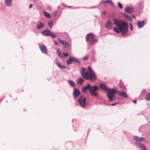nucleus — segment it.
<instances>
[{
	"label": "nucleus",
	"instance_id": "1",
	"mask_svg": "<svg viewBox=\"0 0 150 150\" xmlns=\"http://www.w3.org/2000/svg\"><path fill=\"white\" fill-rule=\"evenodd\" d=\"M113 24L116 25L117 27H114L113 30L114 31L117 33H121L124 35L126 34L128 30V26L127 23L123 21H118L115 19H113Z\"/></svg>",
	"mask_w": 150,
	"mask_h": 150
},
{
	"label": "nucleus",
	"instance_id": "2",
	"mask_svg": "<svg viewBox=\"0 0 150 150\" xmlns=\"http://www.w3.org/2000/svg\"><path fill=\"white\" fill-rule=\"evenodd\" d=\"M88 70L86 71L85 68H83L81 71L82 76L86 80H90L92 81H95L97 78L95 73L90 66H88Z\"/></svg>",
	"mask_w": 150,
	"mask_h": 150
},
{
	"label": "nucleus",
	"instance_id": "3",
	"mask_svg": "<svg viewBox=\"0 0 150 150\" xmlns=\"http://www.w3.org/2000/svg\"><path fill=\"white\" fill-rule=\"evenodd\" d=\"M100 88L103 91H107V95L109 100L112 101L114 100V94L116 93V90L115 89H109L103 83H101L100 85Z\"/></svg>",
	"mask_w": 150,
	"mask_h": 150
},
{
	"label": "nucleus",
	"instance_id": "4",
	"mask_svg": "<svg viewBox=\"0 0 150 150\" xmlns=\"http://www.w3.org/2000/svg\"><path fill=\"white\" fill-rule=\"evenodd\" d=\"M94 35L92 33H89L86 35V40L87 42H89L91 45L94 44L96 42L97 40L95 39Z\"/></svg>",
	"mask_w": 150,
	"mask_h": 150
},
{
	"label": "nucleus",
	"instance_id": "5",
	"mask_svg": "<svg viewBox=\"0 0 150 150\" xmlns=\"http://www.w3.org/2000/svg\"><path fill=\"white\" fill-rule=\"evenodd\" d=\"M98 89V87L96 86L93 85L91 86L90 85V88L89 89V92L90 94L94 96H97L98 95L96 91Z\"/></svg>",
	"mask_w": 150,
	"mask_h": 150
},
{
	"label": "nucleus",
	"instance_id": "6",
	"mask_svg": "<svg viewBox=\"0 0 150 150\" xmlns=\"http://www.w3.org/2000/svg\"><path fill=\"white\" fill-rule=\"evenodd\" d=\"M78 101L79 102L81 106L83 108L85 107L86 104V98L85 97H83L81 96L79 99Z\"/></svg>",
	"mask_w": 150,
	"mask_h": 150
},
{
	"label": "nucleus",
	"instance_id": "7",
	"mask_svg": "<svg viewBox=\"0 0 150 150\" xmlns=\"http://www.w3.org/2000/svg\"><path fill=\"white\" fill-rule=\"evenodd\" d=\"M58 40L59 42L61 43L64 46V47L67 48L69 46V44L65 41L62 40L61 39L59 38Z\"/></svg>",
	"mask_w": 150,
	"mask_h": 150
},
{
	"label": "nucleus",
	"instance_id": "8",
	"mask_svg": "<svg viewBox=\"0 0 150 150\" xmlns=\"http://www.w3.org/2000/svg\"><path fill=\"white\" fill-rule=\"evenodd\" d=\"M90 87V84L89 83L86 86L82 88L81 89L83 93H86L87 90L89 89Z\"/></svg>",
	"mask_w": 150,
	"mask_h": 150
},
{
	"label": "nucleus",
	"instance_id": "9",
	"mask_svg": "<svg viewBox=\"0 0 150 150\" xmlns=\"http://www.w3.org/2000/svg\"><path fill=\"white\" fill-rule=\"evenodd\" d=\"M40 48L41 51L43 53L47 54V50L45 46L43 45H40Z\"/></svg>",
	"mask_w": 150,
	"mask_h": 150
},
{
	"label": "nucleus",
	"instance_id": "10",
	"mask_svg": "<svg viewBox=\"0 0 150 150\" xmlns=\"http://www.w3.org/2000/svg\"><path fill=\"white\" fill-rule=\"evenodd\" d=\"M77 60L73 57H71L68 59L67 60V63L69 65L73 62L76 61Z\"/></svg>",
	"mask_w": 150,
	"mask_h": 150
},
{
	"label": "nucleus",
	"instance_id": "11",
	"mask_svg": "<svg viewBox=\"0 0 150 150\" xmlns=\"http://www.w3.org/2000/svg\"><path fill=\"white\" fill-rule=\"evenodd\" d=\"M125 12L129 13H131L134 11L133 8H132L129 7H126L125 9Z\"/></svg>",
	"mask_w": 150,
	"mask_h": 150
},
{
	"label": "nucleus",
	"instance_id": "12",
	"mask_svg": "<svg viewBox=\"0 0 150 150\" xmlns=\"http://www.w3.org/2000/svg\"><path fill=\"white\" fill-rule=\"evenodd\" d=\"M117 93L119 94L120 96L123 97L127 98V96L126 93L124 91H117Z\"/></svg>",
	"mask_w": 150,
	"mask_h": 150
},
{
	"label": "nucleus",
	"instance_id": "13",
	"mask_svg": "<svg viewBox=\"0 0 150 150\" xmlns=\"http://www.w3.org/2000/svg\"><path fill=\"white\" fill-rule=\"evenodd\" d=\"M101 3L104 5H105L106 3L110 4L112 6L113 5V3L112 0H106L105 1H102Z\"/></svg>",
	"mask_w": 150,
	"mask_h": 150
},
{
	"label": "nucleus",
	"instance_id": "14",
	"mask_svg": "<svg viewBox=\"0 0 150 150\" xmlns=\"http://www.w3.org/2000/svg\"><path fill=\"white\" fill-rule=\"evenodd\" d=\"M80 92L78 89L75 88L74 91V95L76 98H77L79 95Z\"/></svg>",
	"mask_w": 150,
	"mask_h": 150
},
{
	"label": "nucleus",
	"instance_id": "15",
	"mask_svg": "<svg viewBox=\"0 0 150 150\" xmlns=\"http://www.w3.org/2000/svg\"><path fill=\"white\" fill-rule=\"evenodd\" d=\"M51 32L49 30H44L42 32V34L44 35L47 36H50Z\"/></svg>",
	"mask_w": 150,
	"mask_h": 150
},
{
	"label": "nucleus",
	"instance_id": "16",
	"mask_svg": "<svg viewBox=\"0 0 150 150\" xmlns=\"http://www.w3.org/2000/svg\"><path fill=\"white\" fill-rule=\"evenodd\" d=\"M112 26L111 21L109 20L107 22V24L105 25L106 28L108 29H110Z\"/></svg>",
	"mask_w": 150,
	"mask_h": 150
},
{
	"label": "nucleus",
	"instance_id": "17",
	"mask_svg": "<svg viewBox=\"0 0 150 150\" xmlns=\"http://www.w3.org/2000/svg\"><path fill=\"white\" fill-rule=\"evenodd\" d=\"M134 139L138 142H143L144 141L145 139L143 137H139L137 136H134Z\"/></svg>",
	"mask_w": 150,
	"mask_h": 150
},
{
	"label": "nucleus",
	"instance_id": "18",
	"mask_svg": "<svg viewBox=\"0 0 150 150\" xmlns=\"http://www.w3.org/2000/svg\"><path fill=\"white\" fill-rule=\"evenodd\" d=\"M84 80L81 77L79 78L77 80V83L80 85H81L84 82Z\"/></svg>",
	"mask_w": 150,
	"mask_h": 150
},
{
	"label": "nucleus",
	"instance_id": "19",
	"mask_svg": "<svg viewBox=\"0 0 150 150\" xmlns=\"http://www.w3.org/2000/svg\"><path fill=\"white\" fill-rule=\"evenodd\" d=\"M5 3L7 6H11L12 0H5Z\"/></svg>",
	"mask_w": 150,
	"mask_h": 150
},
{
	"label": "nucleus",
	"instance_id": "20",
	"mask_svg": "<svg viewBox=\"0 0 150 150\" xmlns=\"http://www.w3.org/2000/svg\"><path fill=\"white\" fill-rule=\"evenodd\" d=\"M137 24L139 27L142 28L144 25V22L143 21H142L141 22L138 21Z\"/></svg>",
	"mask_w": 150,
	"mask_h": 150
},
{
	"label": "nucleus",
	"instance_id": "21",
	"mask_svg": "<svg viewBox=\"0 0 150 150\" xmlns=\"http://www.w3.org/2000/svg\"><path fill=\"white\" fill-rule=\"evenodd\" d=\"M44 25L45 24L42 23V22H40V24L37 26V29H39L43 28Z\"/></svg>",
	"mask_w": 150,
	"mask_h": 150
},
{
	"label": "nucleus",
	"instance_id": "22",
	"mask_svg": "<svg viewBox=\"0 0 150 150\" xmlns=\"http://www.w3.org/2000/svg\"><path fill=\"white\" fill-rule=\"evenodd\" d=\"M56 63L57 66L60 68L62 69H64L66 67L65 66L62 65L59 62H57Z\"/></svg>",
	"mask_w": 150,
	"mask_h": 150
},
{
	"label": "nucleus",
	"instance_id": "23",
	"mask_svg": "<svg viewBox=\"0 0 150 150\" xmlns=\"http://www.w3.org/2000/svg\"><path fill=\"white\" fill-rule=\"evenodd\" d=\"M43 13L44 15L47 17L48 18H50L51 17L50 14L48 13L45 11H43Z\"/></svg>",
	"mask_w": 150,
	"mask_h": 150
},
{
	"label": "nucleus",
	"instance_id": "24",
	"mask_svg": "<svg viewBox=\"0 0 150 150\" xmlns=\"http://www.w3.org/2000/svg\"><path fill=\"white\" fill-rule=\"evenodd\" d=\"M68 82L69 84L72 86L74 87L75 86V83L74 81L70 80H69L68 81Z\"/></svg>",
	"mask_w": 150,
	"mask_h": 150
},
{
	"label": "nucleus",
	"instance_id": "25",
	"mask_svg": "<svg viewBox=\"0 0 150 150\" xmlns=\"http://www.w3.org/2000/svg\"><path fill=\"white\" fill-rule=\"evenodd\" d=\"M125 17L127 18L129 21H131L132 20V18L131 17L126 14H125Z\"/></svg>",
	"mask_w": 150,
	"mask_h": 150
},
{
	"label": "nucleus",
	"instance_id": "26",
	"mask_svg": "<svg viewBox=\"0 0 150 150\" xmlns=\"http://www.w3.org/2000/svg\"><path fill=\"white\" fill-rule=\"evenodd\" d=\"M139 147L141 148L142 150H146L145 146L143 144H140Z\"/></svg>",
	"mask_w": 150,
	"mask_h": 150
},
{
	"label": "nucleus",
	"instance_id": "27",
	"mask_svg": "<svg viewBox=\"0 0 150 150\" xmlns=\"http://www.w3.org/2000/svg\"><path fill=\"white\" fill-rule=\"evenodd\" d=\"M52 25L53 24L52 21H49L48 22V25L50 27V29H52Z\"/></svg>",
	"mask_w": 150,
	"mask_h": 150
},
{
	"label": "nucleus",
	"instance_id": "28",
	"mask_svg": "<svg viewBox=\"0 0 150 150\" xmlns=\"http://www.w3.org/2000/svg\"><path fill=\"white\" fill-rule=\"evenodd\" d=\"M57 54L58 55L59 57H62V54L60 52L59 49H58L57 50Z\"/></svg>",
	"mask_w": 150,
	"mask_h": 150
},
{
	"label": "nucleus",
	"instance_id": "29",
	"mask_svg": "<svg viewBox=\"0 0 150 150\" xmlns=\"http://www.w3.org/2000/svg\"><path fill=\"white\" fill-rule=\"evenodd\" d=\"M146 99L147 100H150V93L146 95Z\"/></svg>",
	"mask_w": 150,
	"mask_h": 150
},
{
	"label": "nucleus",
	"instance_id": "30",
	"mask_svg": "<svg viewBox=\"0 0 150 150\" xmlns=\"http://www.w3.org/2000/svg\"><path fill=\"white\" fill-rule=\"evenodd\" d=\"M50 36H51L52 38H55L56 37L57 35L55 34H53L52 32H51Z\"/></svg>",
	"mask_w": 150,
	"mask_h": 150
},
{
	"label": "nucleus",
	"instance_id": "31",
	"mask_svg": "<svg viewBox=\"0 0 150 150\" xmlns=\"http://www.w3.org/2000/svg\"><path fill=\"white\" fill-rule=\"evenodd\" d=\"M118 6L121 8L122 9L123 8L122 5L119 2L118 3Z\"/></svg>",
	"mask_w": 150,
	"mask_h": 150
},
{
	"label": "nucleus",
	"instance_id": "32",
	"mask_svg": "<svg viewBox=\"0 0 150 150\" xmlns=\"http://www.w3.org/2000/svg\"><path fill=\"white\" fill-rule=\"evenodd\" d=\"M57 13H58L57 11L56 10H55V11H54L53 13V15H54V16H56V15L57 14Z\"/></svg>",
	"mask_w": 150,
	"mask_h": 150
},
{
	"label": "nucleus",
	"instance_id": "33",
	"mask_svg": "<svg viewBox=\"0 0 150 150\" xmlns=\"http://www.w3.org/2000/svg\"><path fill=\"white\" fill-rule=\"evenodd\" d=\"M88 56H86L83 58V59L84 60H86L88 59Z\"/></svg>",
	"mask_w": 150,
	"mask_h": 150
},
{
	"label": "nucleus",
	"instance_id": "34",
	"mask_svg": "<svg viewBox=\"0 0 150 150\" xmlns=\"http://www.w3.org/2000/svg\"><path fill=\"white\" fill-rule=\"evenodd\" d=\"M63 54L65 56L67 57L68 55V53H63Z\"/></svg>",
	"mask_w": 150,
	"mask_h": 150
},
{
	"label": "nucleus",
	"instance_id": "35",
	"mask_svg": "<svg viewBox=\"0 0 150 150\" xmlns=\"http://www.w3.org/2000/svg\"><path fill=\"white\" fill-rule=\"evenodd\" d=\"M129 25H130V30H132V29H133V28H132V24L131 23H130L129 24Z\"/></svg>",
	"mask_w": 150,
	"mask_h": 150
},
{
	"label": "nucleus",
	"instance_id": "36",
	"mask_svg": "<svg viewBox=\"0 0 150 150\" xmlns=\"http://www.w3.org/2000/svg\"><path fill=\"white\" fill-rule=\"evenodd\" d=\"M33 5L32 4H30L29 6V8H31L33 7Z\"/></svg>",
	"mask_w": 150,
	"mask_h": 150
},
{
	"label": "nucleus",
	"instance_id": "37",
	"mask_svg": "<svg viewBox=\"0 0 150 150\" xmlns=\"http://www.w3.org/2000/svg\"><path fill=\"white\" fill-rule=\"evenodd\" d=\"M117 104V103H114L112 104L111 105L112 106H114V105H116Z\"/></svg>",
	"mask_w": 150,
	"mask_h": 150
},
{
	"label": "nucleus",
	"instance_id": "38",
	"mask_svg": "<svg viewBox=\"0 0 150 150\" xmlns=\"http://www.w3.org/2000/svg\"><path fill=\"white\" fill-rule=\"evenodd\" d=\"M54 43L57 45H58V44L57 43V42L56 41H54Z\"/></svg>",
	"mask_w": 150,
	"mask_h": 150
},
{
	"label": "nucleus",
	"instance_id": "39",
	"mask_svg": "<svg viewBox=\"0 0 150 150\" xmlns=\"http://www.w3.org/2000/svg\"><path fill=\"white\" fill-rule=\"evenodd\" d=\"M137 102V100H134L133 101V102L134 103H136Z\"/></svg>",
	"mask_w": 150,
	"mask_h": 150
},
{
	"label": "nucleus",
	"instance_id": "40",
	"mask_svg": "<svg viewBox=\"0 0 150 150\" xmlns=\"http://www.w3.org/2000/svg\"><path fill=\"white\" fill-rule=\"evenodd\" d=\"M106 13V12L105 11H103V14L105 15Z\"/></svg>",
	"mask_w": 150,
	"mask_h": 150
},
{
	"label": "nucleus",
	"instance_id": "41",
	"mask_svg": "<svg viewBox=\"0 0 150 150\" xmlns=\"http://www.w3.org/2000/svg\"><path fill=\"white\" fill-rule=\"evenodd\" d=\"M132 17L134 18H136V17H135V16H134V15H132Z\"/></svg>",
	"mask_w": 150,
	"mask_h": 150
},
{
	"label": "nucleus",
	"instance_id": "42",
	"mask_svg": "<svg viewBox=\"0 0 150 150\" xmlns=\"http://www.w3.org/2000/svg\"><path fill=\"white\" fill-rule=\"evenodd\" d=\"M68 7H69V8H71V6H67Z\"/></svg>",
	"mask_w": 150,
	"mask_h": 150
},
{
	"label": "nucleus",
	"instance_id": "43",
	"mask_svg": "<svg viewBox=\"0 0 150 150\" xmlns=\"http://www.w3.org/2000/svg\"><path fill=\"white\" fill-rule=\"evenodd\" d=\"M79 63L80 62L79 61H77Z\"/></svg>",
	"mask_w": 150,
	"mask_h": 150
}]
</instances>
